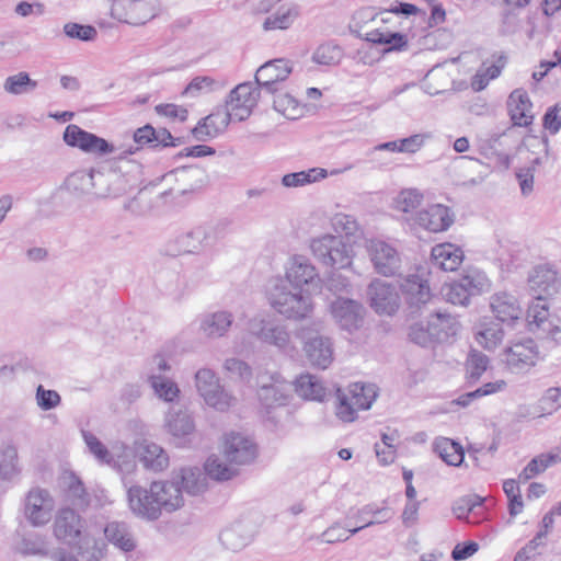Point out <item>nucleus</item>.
Returning <instances> with one entry per match:
<instances>
[{
  "instance_id": "obj_46",
  "label": "nucleus",
  "mask_w": 561,
  "mask_h": 561,
  "mask_svg": "<svg viewBox=\"0 0 561 561\" xmlns=\"http://www.w3.org/2000/svg\"><path fill=\"white\" fill-rule=\"evenodd\" d=\"M148 382L154 394L165 402H173L180 396V388L167 376L148 375Z\"/></svg>"
},
{
  "instance_id": "obj_9",
  "label": "nucleus",
  "mask_w": 561,
  "mask_h": 561,
  "mask_svg": "<svg viewBox=\"0 0 561 561\" xmlns=\"http://www.w3.org/2000/svg\"><path fill=\"white\" fill-rule=\"evenodd\" d=\"M411 228L419 227L430 232L446 231L455 221L454 211L443 205L433 204L405 218Z\"/></svg>"
},
{
  "instance_id": "obj_10",
  "label": "nucleus",
  "mask_w": 561,
  "mask_h": 561,
  "mask_svg": "<svg viewBox=\"0 0 561 561\" xmlns=\"http://www.w3.org/2000/svg\"><path fill=\"white\" fill-rule=\"evenodd\" d=\"M64 141L73 148L94 156L116 152V147L106 139L89 133L77 125H68L64 131Z\"/></svg>"
},
{
  "instance_id": "obj_35",
  "label": "nucleus",
  "mask_w": 561,
  "mask_h": 561,
  "mask_svg": "<svg viewBox=\"0 0 561 561\" xmlns=\"http://www.w3.org/2000/svg\"><path fill=\"white\" fill-rule=\"evenodd\" d=\"M73 543L78 546L79 554L85 561H101L105 556V542L96 539L89 530L83 531V535Z\"/></svg>"
},
{
  "instance_id": "obj_21",
  "label": "nucleus",
  "mask_w": 561,
  "mask_h": 561,
  "mask_svg": "<svg viewBox=\"0 0 561 561\" xmlns=\"http://www.w3.org/2000/svg\"><path fill=\"white\" fill-rule=\"evenodd\" d=\"M113 15L118 20L141 25L154 16L153 8L145 0H122L112 9Z\"/></svg>"
},
{
  "instance_id": "obj_14",
  "label": "nucleus",
  "mask_w": 561,
  "mask_h": 561,
  "mask_svg": "<svg viewBox=\"0 0 561 561\" xmlns=\"http://www.w3.org/2000/svg\"><path fill=\"white\" fill-rule=\"evenodd\" d=\"M538 356L536 342L527 339L507 347L503 353L502 360L512 373L519 374L535 366Z\"/></svg>"
},
{
  "instance_id": "obj_51",
  "label": "nucleus",
  "mask_w": 561,
  "mask_h": 561,
  "mask_svg": "<svg viewBox=\"0 0 561 561\" xmlns=\"http://www.w3.org/2000/svg\"><path fill=\"white\" fill-rule=\"evenodd\" d=\"M36 87L37 82L32 80L28 73L24 71L9 76L3 83L4 91L13 95L32 92L36 89Z\"/></svg>"
},
{
  "instance_id": "obj_2",
  "label": "nucleus",
  "mask_w": 561,
  "mask_h": 561,
  "mask_svg": "<svg viewBox=\"0 0 561 561\" xmlns=\"http://www.w3.org/2000/svg\"><path fill=\"white\" fill-rule=\"evenodd\" d=\"M137 150L139 147L130 146L105 165L91 169L94 182L92 193L99 197H115L133 188L140 180L142 165L128 156L134 154Z\"/></svg>"
},
{
  "instance_id": "obj_19",
  "label": "nucleus",
  "mask_w": 561,
  "mask_h": 561,
  "mask_svg": "<svg viewBox=\"0 0 561 561\" xmlns=\"http://www.w3.org/2000/svg\"><path fill=\"white\" fill-rule=\"evenodd\" d=\"M526 318L530 331L536 332L537 330H541L552 340L561 342V328L552 325L549 321V305L547 298L535 297V300L527 309Z\"/></svg>"
},
{
  "instance_id": "obj_22",
  "label": "nucleus",
  "mask_w": 561,
  "mask_h": 561,
  "mask_svg": "<svg viewBox=\"0 0 561 561\" xmlns=\"http://www.w3.org/2000/svg\"><path fill=\"white\" fill-rule=\"evenodd\" d=\"M529 287L535 297H551L561 288V280L558 273L549 265L536 266L528 278Z\"/></svg>"
},
{
  "instance_id": "obj_64",
  "label": "nucleus",
  "mask_w": 561,
  "mask_h": 561,
  "mask_svg": "<svg viewBox=\"0 0 561 561\" xmlns=\"http://www.w3.org/2000/svg\"><path fill=\"white\" fill-rule=\"evenodd\" d=\"M82 435L87 446L89 447L90 453L93 454L99 461L103 463H110L112 460V455L110 454L108 449L102 444V442L90 432L83 431Z\"/></svg>"
},
{
  "instance_id": "obj_57",
  "label": "nucleus",
  "mask_w": 561,
  "mask_h": 561,
  "mask_svg": "<svg viewBox=\"0 0 561 561\" xmlns=\"http://www.w3.org/2000/svg\"><path fill=\"white\" fill-rule=\"evenodd\" d=\"M342 49L332 43L320 45L312 55V60L319 65L332 66L340 62Z\"/></svg>"
},
{
  "instance_id": "obj_43",
  "label": "nucleus",
  "mask_w": 561,
  "mask_h": 561,
  "mask_svg": "<svg viewBox=\"0 0 561 561\" xmlns=\"http://www.w3.org/2000/svg\"><path fill=\"white\" fill-rule=\"evenodd\" d=\"M181 482L183 490L192 495L203 493L207 488L206 474L197 467L183 468Z\"/></svg>"
},
{
  "instance_id": "obj_28",
  "label": "nucleus",
  "mask_w": 561,
  "mask_h": 561,
  "mask_svg": "<svg viewBox=\"0 0 561 561\" xmlns=\"http://www.w3.org/2000/svg\"><path fill=\"white\" fill-rule=\"evenodd\" d=\"M507 107L514 125L528 126L533 122L531 102L526 91L514 90L507 100Z\"/></svg>"
},
{
  "instance_id": "obj_31",
  "label": "nucleus",
  "mask_w": 561,
  "mask_h": 561,
  "mask_svg": "<svg viewBox=\"0 0 561 561\" xmlns=\"http://www.w3.org/2000/svg\"><path fill=\"white\" fill-rule=\"evenodd\" d=\"M365 39L375 45L385 46L383 51H403L408 48V38L404 34L391 32L387 28H376L365 34Z\"/></svg>"
},
{
  "instance_id": "obj_45",
  "label": "nucleus",
  "mask_w": 561,
  "mask_h": 561,
  "mask_svg": "<svg viewBox=\"0 0 561 561\" xmlns=\"http://www.w3.org/2000/svg\"><path fill=\"white\" fill-rule=\"evenodd\" d=\"M93 183L90 170H78L66 179L65 187L69 193L82 196L92 193Z\"/></svg>"
},
{
  "instance_id": "obj_8",
  "label": "nucleus",
  "mask_w": 561,
  "mask_h": 561,
  "mask_svg": "<svg viewBox=\"0 0 561 561\" xmlns=\"http://www.w3.org/2000/svg\"><path fill=\"white\" fill-rule=\"evenodd\" d=\"M290 390V385L279 377H272L270 383L260 386L257 390L261 412L274 424L279 421L276 415L277 410L289 403Z\"/></svg>"
},
{
  "instance_id": "obj_40",
  "label": "nucleus",
  "mask_w": 561,
  "mask_h": 561,
  "mask_svg": "<svg viewBox=\"0 0 561 561\" xmlns=\"http://www.w3.org/2000/svg\"><path fill=\"white\" fill-rule=\"evenodd\" d=\"M229 124L222 125V113H213L203 118L192 130L196 140L205 141L208 138L216 137L220 131L226 129Z\"/></svg>"
},
{
  "instance_id": "obj_1",
  "label": "nucleus",
  "mask_w": 561,
  "mask_h": 561,
  "mask_svg": "<svg viewBox=\"0 0 561 561\" xmlns=\"http://www.w3.org/2000/svg\"><path fill=\"white\" fill-rule=\"evenodd\" d=\"M133 514L145 520H157L162 511L172 513L183 506L182 489L175 482L153 481L150 486L133 485L127 491Z\"/></svg>"
},
{
  "instance_id": "obj_58",
  "label": "nucleus",
  "mask_w": 561,
  "mask_h": 561,
  "mask_svg": "<svg viewBox=\"0 0 561 561\" xmlns=\"http://www.w3.org/2000/svg\"><path fill=\"white\" fill-rule=\"evenodd\" d=\"M19 472L18 450L13 446H8L2 451L0 461V481L10 480Z\"/></svg>"
},
{
  "instance_id": "obj_63",
  "label": "nucleus",
  "mask_w": 561,
  "mask_h": 561,
  "mask_svg": "<svg viewBox=\"0 0 561 561\" xmlns=\"http://www.w3.org/2000/svg\"><path fill=\"white\" fill-rule=\"evenodd\" d=\"M65 34L70 38L80 39L83 42H91L95 39L98 32L92 25H82L79 23L69 22L64 25Z\"/></svg>"
},
{
  "instance_id": "obj_11",
  "label": "nucleus",
  "mask_w": 561,
  "mask_h": 561,
  "mask_svg": "<svg viewBox=\"0 0 561 561\" xmlns=\"http://www.w3.org/2000/svg\"><path fill=\"white\" fill-rule=\"evenodd\" d=\"M168 183H176L175 187L160 193L161 197L168 195H184L201 188L207 180L206 171L197 165L183 167L172 170L163 176Z\"/></svg>"
},
{
  "instance_id": "obj_23",
  "label": "nucleus",
  "mask_w": 561,
  "mask_h": 561,
  "mask_svg": "<svg viewBox=\"0 0 561 561\" xmlns=\"http://www.w3.org/2000/svg\"><path fill=\"white\" fill-rule=\"evenodd\" d=\"M233 323V313L229 310L219 309L203 314L199 321V330L206 337L216 340L227 336Z\"/></svg>"
},
{
  "instance_id": "obj_50",
  "label": "nucleus",
  "mask_w": 561,
  "mask_h": 561,
  "mask_svg": "<svg viewBox=\"0 0 561 561\" xmlns=\"http://www.w3.org/2000/svg\"><path fill=\"white\" fill-rule=\"evenodd\" d=\"M352 401L359 410H367L371 407L377 397L374 385L355 382L346 390Z\"/></svg>"
},
{
  "instance_id": "obj_39",
  "label": "nucleus",
  "mask_w": 561,
  "mask_h": 561,
  "mask_svg": "<svg viewBox=\"0 0 561 561\" xmlns=\"http://www.w3.org/2000/svg\"><path fill=\"white\" fill-rule=\"evenodd\" d=\"M434 450L449 466H460L465 458L462 446L450 438H436Z\"/></svg>"
},
{
  "instance_id": "obj_7",
  "label": "nucleus",
  "mask_w": 561,
  "mask_h": 561,
  "mask_svg": "<svg viewBox=\"0 0 561 561\" xmlns=\"http://www.w3.org/2000/svg\"><path fill=\"white\" fill-rule=\"evenodd\" d=\"M195 386L207 405L217 411H228L236 399L220 385L216 374L209 368H201L195 374Z\"/></svg>"
},
{
  "instance_id": "obj_16",
  "label": "nucleus",
  "mask_w": 561,
  "mask_h": 561,
  "mask_svg": "<svg viewBox=\"0 0 561 561\" xmlns=\"http://www.w3.org/2000/svg\"><path fill=\"white\" fill-rule=\"evenodd\" d=\"M291 65L285 59H274L262 65L255 72L257 88L270 94L279 91L280 83L291 73Z\"/></svg>"
},
{
  "instance_id": "obj_29",
  "label": "nucleus",
  "mask_w": 561,
  "mask_h": 561,
  "mask_svg": "<svg viewBox=\"0 0 561 561\" xmlns=\"http://www.w3.org/2000/svg\"><path fill=\"white\" fill-rule=\"evenodd\" d=\"M430 330L433 332L435 343L447 342L457 335L460 323L456 317L446 312H435L430 316Z\"/></svg>"
},
{
  "instance_id": "obj_60",
  "label": "nucleus",
  "mask_w": 561,
  "mask_h": 561,
  "mask_svg": "<svg viewBox=\"0 0 561 561\" xmlns=\"http://www.w3.org/2000/svg\"><path fill=\"white\" fill-rule=\"evenodd\" d=\"M431 331L428 320L426 322L420 321L410 325L408 335L411 342L421 346H428L435 343Z\"/></svg>"
},
{
  "instance_id": "obj_3",
  "label": "nucleus",
  "mask_w": 561,
  "mask_h": 561,
  "mask_svg": "<svg viewBox=\"0 0 561 561\" xmlns=\"http://www.w3.org/2000/svg\"><path fill=\"white\" fill-rule=\"evenodd\" d=\"M267 298L272 308L289 320H302L313 312L311 296L297 288L291 289L282 278L272 282Z\"/></svg>"
},
{
  "instance_id": "obj_12",
  "label": "nucleus",
  "mask_w": 561,
  "mask_h": 561,
  "mask_svg": "<svg viewBox=\"0 0 561 561\" xmlns=\"http://www.w3.org/2000/svg\"><path fill=\"white\" fill-rule=\"evenodd\" d=\"M228 222L218 221L207 227H195L183 234L180 239L181 245L187 253H199L203 250L213 247L227 232Z\"/></svg>"
},
{
  "instance_id": "obj_20",
  "label": "nucleus",
  "mask_w": 561,
  "mask_h": 561,
  "mask_svg": "<svg viewBox=\"0 0 561 561\" xmlns=\"http://www.w3.org/2000/svg\"><path fill=\"white\" fill-rule=\"evenodd\" d=\"M371 307L378 313L393 314L400 305L399 295L393 286L376 279L368 287Z\"/></svg>"
},
{
  "instance_id": "obj_33",
  "label": "nucleus",
  "mask_w": 561,
  "mask_h": 561,
  "mask_svg": "<svg viewBox=\"0 0 561 561\" xmlns=\"http://www.w3.org/2000/svg\"><path fill=\"white\" fill-rule=\"evenodd\" d=\"M393 515L394 512L389 507H378L375 504H367L359 508L357 512V518L363 524L360 526L348 529V533L351 535H355L366 527L390 520Z\"/></svg>"
},
{
  "instance_id": "obj_25",
  "label": "nucleus",
  "mask_w": 561,
  "mask_h": 561,
  "mask_svg": "<svg viewBox=\"0 0 561 561\" xmlns=\"http://www.w3.org/2000/svg\"><path fill=\"white\" fill-rule=\"evenodd\" d=\"M490 307L495 318L508 325H513L520 319L522 307L512 294L505 291L494 294L490 299Z\"/></svg>"
},
{
  "instance_id": "obj_41",
  "label": "nucleus",
  "mask_w": 561,
  "mask_h": 561,
  "mask_svg": "<svg viewBox=\"0 0 561 561\" xmlns=\"http://www.w3.org/2000/svg\"><path fill=\"white\" fill-rule=\"evenodd\" d=\"M458 282L463 285L470 297L488 291L491 286L485 273L477 268L467 270Z\"/></svg>"
},
{
  "instance_id": "obj_44",
  "label": "nucleus",
  "mask_w": 561,
  "mask_h": 561,
  "mask_svg": "<svg viewBox=\"0 0 561 561\" xmlns=\"http://www.w3.org/2000/svg\"><path fill=\"white\" fill-rule=\"evenodd\" d=\"M561 409V391L558 387L549 388L538 402L536 411L527 412V415L533 417H545L552 415Z\"/></svg>"
},
{
  "instance_id": "obj_61",
  "label": "nucleus",
  "mask_w": 561,
  "mask_h": 561,
  "mask_svg": "<svg viewBox=\"0 0 561 561\" xmlns=\"http://www.w3.org/2000/svg\"><path fill=\"white\" fill-rule=\"evenodd\" d=\"M489 358L479 351H471L467 359V373L471 380H478L486 370Z\"/></svg>"
},
{
  "instance_id": "obj_53",
  "label": "nucleus",
  "mask_w": 561,
  "mask_h": 561,
  "mask_svg": "<svg viewBox=\"0 0 561 561\" xmlns=\"http://www.w3.org/2000/svg\"><path fill=\"white\" fill-rule=\"evenodd\" d=\"M359 409L354 404L347 391L336 390L335 415L342 422H353L357 417Z\"/></svg>"
},
{
  "instance_id": "obj_15",
  "label": "nucleus",
  "mask_w": 561,
  "mask_h": 561,
  "mask_svg": "<svg viewBox=\"0 0 561 561\" xmlns=\"http://www.w3.org/2000/svg\"><path fill=\"white\" fill-rule=\"evenodd\" d=\"M54 507V499L45 489L33 488L26 494L24 512L33 526L47 524L51 518Z\"/></svg>"
},
{
  "instance_id": "obj_62",
  "label": "nucleus",
  "mask_w": 561,
  "mask_h": 561,
  "mask_svg": "<svg viewBox=\"0 0 561 561\" xmlns=\"http://www.w3.org/2000/svg\"><path fill=\"white\" fill-rule=\"evenodd\" d=\"M503 337L504 331L499 324H491L477 334L478 343L488 350L496 347Z\"/></svg>"
},
{
  "instance_id": "obj_37",
  "label": "nucleus",
  "mask_w": 561,
  "mask_h": 561,
  "mask_svg": "<svg viewBox=\"0 0 561 561\" xmlns=\"http://www.w3.org/2000/svg\"><path fill=\"white\" fill-rule=\"evenodd\" d=\"M141 462L147 469L162 471L169 466V456L164 449L156 443L146 442L141 446Z\"/></svg>"
},
{
  "instance_id": "obj_27",
  "label": "nucleus",
  "mask_w": 561,
  "mask_h": 561,
  "mask_svg": "<svg viewBox=\"0 0 561 561\" xmlns=\"http://www.w3.org/2000/svg\"><path fill=\"white\" fill-rule=\"evenodd\" d=\"M432 263L436 267L446 271H456L463 261V251L453 243H440L433 247L431 252Z\"/></svg>"
},
{
  "instance_id": "obj_52",
  "label": "nucleus",
  "mask_w": 561,
  "mask_h": 561,
  "mask_svg": "<svg viewBox=\"0 0 561 561\" xmlns=\"http://www.w3.org/2000/svg\"><path fill=\"white\" fill-rule=\"evenodd\" d=\"M558 463L551 453L540 454L533 458L518 476L519 481L526 482L542 473L550 466Z\"/></svg>"
},
{
  "instance_id": "obj_47",
  "label": "nucleus",
  "mask_w": 561,
  "mask_h": 561,
  "mask_svg": "<svg viewBox=\"0 0 561 561\" xmlns=\"http://www.w3.org/2000/svg\"><path fill=\"white\" fill-rule=\"evenodd\" d=\"M327 175L325 169L312 168L307 171L285 174L282 184L286 187H299L325 179Z\"/></svg>"
},
{
  "instance_id": "obj_17",
  "label": "nucleus",
  "mask_w": 561,
  "mask_h": 561,
  "mask_svg": "<svg viewBox=\"0 0 561 561\" xmlns=\"http://www.w3.org/2000/svg\"><path fill=\"white\" fill-rule=\"evenodd\" d=\"M330 311L342 330L354 332L363 325L365 308L356 300L339 297L332 301Z\"/></svg>"
},
{
  "instance_id": "obj_6",
  "label": "nucleus",
  "mask_w": 561,
  "mask_h": 561,
  "mask_svg": "<svg viewBox=\"0 0 561 561\" xmlns=\"http://www.w3.org/2000/svg\"><path fill=\"white\" fill-rule=\"evenodd\" d=\"M260 95L261 90L252 83L238 84L229 93L226 111L222 113V125L229 124L231 119L245 121L256 106Z\"/></svg>"
},
{
  "instance_id": "obj_56",
  "label": "nucleus",
  "mask_w": 561,
  "mask_h": 561,
  "mask_svg": "<svg viewBox=\"0 0 561 561\" xmlns=\"http://www.w3.org/2000/svg\"><path fill=\"white\" fill-rule=\"evenodd\" d=\"M525 147L535 157L530 160V164L539 165L547 160L549 154V142L547 137L528 136L524 141Z\"/></svg>"
},
{
  "instance_id": "obj_18",
  "label": "nucleus",
  "mask_w": 561,
  "mask_h": 561,
  "mask_svg": "<svg viewBox=\"0 0 561 561\" xmlns=\"http://www.w3.org/2000/svg\"><path fill=\"white\" fill-rule=\"evenodd\" d=\"M224 456L229 463L249 465L255 460L257 447L248 436L232 432L227 434L225 438Z\"/></svg>"
},
{
  "instance_id": "obj_4",
  "label": "nucleus",
  "mask_w": 561,
  "mask_h": 561,
  "mask_svg": "<svg viewBox=\"0 0 561 561\" xmlns=\"http://www.w3.org/2000/svg\"><path fill=\"white\" fill-rule=\"evenodd\" d=\"M298 337L307 362L316 368L327 369L334 359V343L329 335L321 334L310 328H301Z\"/></svg>"
},
{
  "instance_id": "obj_36",
  "label": "nucleus",
  "mask_w": 561,
  "mask_h": 561,
  "mask_svg": "<svg viewBox=\"0 0 561 561\" xmlns=\"http://www.w3.org/2000/svg\"><path fill=\"white\" fill-rule=\"evenodd\" d=\"M295 390L298 396L309 399L322 401L327 394V389L321 380L313 375H300L295 381Z\"/></svg>"
},
{
  "instance_id": "obj_34",
  "label": "nucleus",
  "mask_w": 561,
  "mask_h": 561,
  "mask_svg": "<svg viewBox=\"0 0 561 561\" xmlns=\"http://www.w3.org/2000/svg\"><path fill=\"white\" fill-rule=\"evenodd\" d=\"M103 531L106 539L121 550L129 552L136 548L134 536L125 523H108Z\"/></svg>"
},
{
  "instance_id": "obj_42",
  "label": "nucleus",
  "mask_w": 561,
  "mask_h": 561,
  "mask_svg": "<svg viewBox=\"0 0 561 561\" xmlns=\"http://www.w3.org/2000/svg\"><path fill=\"white\" fill-rule=\"evenodd\" d=\"M205 474L216 481H227L234 478L239 471L233 463L228 465L226 458L209 457L205 462Z\"/></svg>"
},
{
  "instance_id": "obj_26",
  "label": "nucleus",
  "mask_w": 561,
  "mask_h": 561,
  "mask_svg": "<svg viewBox=\"0 0 561 561\" xmlns=\"http://www.w3.org/2000/svg\"><path fill=\"white\" fill-rule=\"evenodd\" d=\"M400 289L405 302L411 309H420L432 298L427 280L422 279L419 275H410L405 277L400 283Z\"/></svg>"
},
{
  "instance_id": "obj_54",
  "label": "nucleus",
  "mask_w": 561,
  "mask_h": 561,
  "mask_svg": "<svg viewBox=\"0 0 561 561\" xmlns=\"http://www.w3.org/2000/svg\"><path fill=\"white\" fill-rule=\"evenodd\" d=\"M273 106L275 111L288 119H297L302 114V107L298 101L288 93H282L275 96Z\"/></svg>"
},
{
  "instance_id": "obj_13",
  "label": "nucleus",
  "mask_w": 561,
  "mask_h": 561,
  "mask_svg": "<svg viewBox=\"0 0 561 561\" xmlns=\"http://www.w3.org/2000/svg\"><path fill=\"white\" fill-rule=\"evenodd\" d=\"M367 251L375 271L386 277L396 275L401 267V256L397 249L379 239L370 240Z\"/></svg>"
},
{
  "instance_id": "obj_59",
  "label": "nucleus",
  "mask_w": 561,
  "mask_h": 561,
  "mask_svg": "<svg viewBox=\"0 0 561 561\" xmlns=\"http://www.w3.org/2000/svg\"><path fill=\"white\" fill-rule=\"evenodd\" d=\"M332 244H339V237L332 234H324L311 241L310 249L313 255L322 262L328 264L330 257V248Z\"/></svg>"
},
{
  "instance_id": "obj_5",
  "label": "nucleus",
  "mask_w": 561,
  "mask_h": 561,
  "mask_svg": "<svg viewBox=\"0 0 561 561\" xmlns=\"http://www.w3.org/2000/svg\"><path fill=\"white\" fill-rule=\"evenodd\" d=\"M248 332L259 342L274 346L282 352L294 350L290 333L285 324L276 320L254 317L248 322Z\"/></svg>"
},
{
  "instance_id": "obj_49",
  "label": "nucleus",
  "mask_w": 561,
  "mask_h": 561,
  "mask_svg": "<svg viewBox=\"0 0 561 561\" xmlns=\"http://www.w3.org/2000/svg\"><path fill=\"white\" fill-rule=\"evenodd\" d=\"M297 16L298 8L296 5L290 8L282 7L273 15L265 19L263 28L265 31L286 30L294 23Z\"/></svg>"
},
{
  "instance_id": "obj_30",
  "label": "nucleus",
  "mask_w": 561,
  "mask_h": 561,
  "mask_svg": "<svg viewBox=\"0 0 561 561\" xmlns=\"http://www.w3.org/2000/svg\"><path fill=\"white\" fill-rule=\"evenodd\" d=\"M318 278L316 267L305 256H294L286 271V280L295 287L312 284Z\"/></svg>"
},
{
  "instance_id": "obj_32",
  "label": "nucleus",
  "mask_w": 561,
  "mask_h": 561,
  "mask_svg": "<svg viewBox=\"0 0 561 561\" xmlns=\"http://www.w3.org/2000/svg\"><path fill=\"white\" fill-rule=\"evenodd\" d=\"M164 427L174 437H185L194 432L195 424L186 410L170 409L164 419Z\"/></svg>"
},
{
  "instance_id": "obj_48",
  "label": "nucleus",
  "mask_w": 561,
  "mask_h": 561,
  "mask_svg": "<svg viewBox=\"0 0 561 561\" xmlns=\"http://www.w3.org/2000/svg\"><path fill=\"white\" fill-rule=\"evenodd\" d=\"M220 541L232 551H238L245 547L250 541V536L245 533L244 526L240 523L225 528L220 533Z\"/></svg>"
},
{
  "instance_id": "obj_55",
  "label": "nucleus",
  "mask_w": 561,
  "mask_h": 561,
  "mask_svg": "<svg viewBox=\"0 0 561 561\" xmlns=\"http://www.w3.org/2000/svg\"><path fill=\"white\" fill-rule=\"evenodd\" d=\"M352 263V250L345 244L341 237H339V244H332L330 248V257L327 266L335 268H345Z\"/></svg>"
},
{
  "instance_id": "obj_24",
  "label": "nucleus",
  "mask_w": 561,
  "mask_h": 561,
  "mask_svg": "<svg viewBox=\"0 0 561 561\" xmlns=\"http://www.w3.org/2000/svg\"><path fill=\"white\" fill-rule=\"evenodd\" d=\"M83 520L72 508H62L58 512L54 523L55 536L68 543H73L83 533Z\"/></svg>"
},
{
  "instance_id": "obj_38",
  "label": "nucleus",
  "mask_w": 561,
  "mask_h": 561,
  "mask_svg": "<svg viewBox=\"0 0 561 561\" xmlns=\"http://www.w3.org/2000/svg\"><path fill=\"white\" fill-rule=\"evenodd\" d=\"M424 194L422 191L415 187H409L401 190L392 201V207L394 210L414 215L415 211L423 203Z\"/></svg>"
}]
</instances>
